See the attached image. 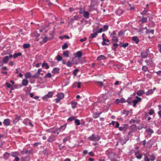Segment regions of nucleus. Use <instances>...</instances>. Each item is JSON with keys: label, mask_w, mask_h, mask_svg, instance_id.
I'll use <instances>...</instances> for the list:
<instances>
[{"label": "nucleus", "mask_w": 161, "mask_h": 161, "mask_svg": "<svg viewBox=\"0 0 161 161\" xmlns=\"http://www.w3.org/2000/svg\"><path fill=\"white\" fill-rule=\"evenodd\" d=\"M69 52L68 50H66L63 52V55L65 57L68 58L69 57Z\"/></svg>", "instance_id": "nucleus-25"}, {"label": "nucleus", "mask_w": 161, "mask_h": 161, "mask_svg": "<svg viewBox=\"0 0 161 161\" xmlns=\"http://www.w3.org/2000/svg\"><path fill=\"white\" fill-rule=\"evenodd\" d=\"M9 60L8 57V56H6L3 58L2 61L3 63L5 64H6L8 63Z\"/></svg>", "instance_id": "nucleus-20"}, {"label": "nucleus", "mask_w": 161, "mask_h": 161, "mask_svg": "<svg viewBox=\"0 0 161 161\" xmlns=\"http://www.w3.org/2000/svg\"><path fill=\"white\" fill-rule=\"evenodd\" d=\"M79 18V16L75 15L73 17V18L71 19L72 20H77Z\"/></svg>", "instance_id": "nucleus-53"}, {"label": "nucleus", "mask_w": 161, "mask_h": 161, "mask_svg": "<svg viewBox=\"0 0 161 161\" xmlns=\"http://www.w3.org/2000/svg\"><path fill=\"white\" fill-rule=\"evenodd\" d=\"M158 47L159 48L158 50L161 53V44H158Z\"/></svg>", "instance_id": "nucleus-64"}, {"label": "nucleus", "mask_w": 161, "mask_h": 161, "mask_svg": "<svg viewBox=\"0 0 161 161\" xmlns=\"http://www.w3.org/2000/svg\"><path fill=\"white\" fill-rule=\"evenodd\" d=\"M103 42L102 43V45H107V44L105 42H109V41L108 39H106L105 38H103Z\"/></svg>", "instance_id": "nucleus-37"}, {"label": "nucleus", "mask_w": 161, "mask_h": 161, "mask_svg": "<svg viewBox=\"0 0 161 161\" xmlns=\"http://www.w3.org/2000/svg\"><path fill=\"white\" fill-rule=\"evenodd\" d=\"M79 59H77L75 57H74L72 59V62L73 64H78L79 63Z\"/></svg>", "instance_id": "nucleus-19"}, {"label": "nucleus", "mask_w": 161, "mask_h": 161, "mask_svg": "<svg viewBox=\"0 0 161 161\" xmlns=\"http://www.w3.org/2000/svg\"><path fill=\"white\" fill-rule=\"evenodd\" d=\"M25 78L26 79L30 78L32 76L31 75V73L30 72H27L25 75Z\"/></svg>", "instance_id": "nucleus-33"}, {"label": "nucleus", "mask_w": 161, "mask_h": 161, "mask_svg": "<svg viewBox=\"0 0 161 161\" xmlns=\"http://www.w3.org/2000/svg\"><path fill=\"white\" fill-rule=\"evenodd\" d=\"M150 159L151 161H154L156 159V157L154 155L152 154L150 156Z\"/></svg>", "instance_id": "nucleus-42"}, {"label": "nucleus", "mask_w": 161, "mask_h": 161, "mask_svg": "<svg viewBox=\"0 0 161 161\" xmlns=\"http://www.w3.org/2000/svg\"><path fill=\"white\" fill-rule=\"evenodd\" d=\"M42 67H46V69H48L49 68V66L46 63H43L42 64Z\"/></svg>", "instance_id": "nucleus-43"}, {"label": "nucleus", "mask_w": 161, "mask_h": 161, "mask_svg": "<svg viewBox=\"0 0 161 161\" xmlns=\"http://www.w3.org/2000/svg\"><path fill=\"white\" fill-rule=\"evenodd\" d=\"M110 36L112 38V42H118L119 39L117 37L113 36V34H110Z\"/></svg>", "instance_id": "nucleus-11"}, {"label": "nucleus", "mask_w": 161, "mask_h": 161, "mask_svg": "<svg viewBox=\"0 0 161 161\" xmlns=\"http://www.w3.org/2000/svg\"><path fill=\"white\" fill-rule=\"evenodd\" d=\"M54 141V136H49L47 140V142H52Z\"/></svg>", "instance_id": "nucleus-21"}, {"label": "nucleus", "mask_w": 161, "mask_h": 161, "mask_svg": "<svg viewBox=\"0 0 161 161\" xmlns=\"http://www.w3.org/2000/svg\"><path fill=\"white\" fill-rule=\"evenodd\" d=\"M144 93V92L143 90H139L138 91L137 94L139 96H141Z\"/></svg>", "instance_id": "nucleus-34"}, {"label": "nucleus", "mask_w": 161, "mask_h": 161, "mask_svg": "<svg viewBox=\"0 0 161 161\" xmlns=\"http://www.w3.org/2000/svg\"><path fill=\"white\" fill-rule=\"evenodd\" d=\"M20 116H16L15 118L14 119L13 121V123L14 124H15L20 119Z\"/></svg>", "instance_id": "nucleus-16"}, {"label": "nucleus", "mask_w": 161, "mask_h": 161, "mask_svg": "<svg viewBox=\"0 0 161 161\" xmlns=\"http://www.w3.org/2000/svg\"><path fill=\"white\" fill-rule=\"evenodd\" d=\"M156 90V88L154 87L153 89L148 90L146 93L145 94L147 96H148L150 94H153L154 91Z\"/></svg>", "instance_id": "nucleus-13"}, {"label": "nucleus", "mask_w": 161, "mask_h": 161, "mask_svg": "<svg viewBox=\"0 0 161 161\" xmlns=\"http://www.w3.org/2000/svg\"><path fill=\"white\" fill-rule=\"evenodd\" d=\"M75 116L70 117L67 120L69 122H71L74 120L75 119Z\"/></svg>", "instance_id": "nucleus-47"}, {"label": "nucleus", "mask_w": 161, "mask_h": 161, "mask_svg": "<svg viewBox=\"0 0 161 161\" xmlns=\"http://www.w3.org/2000/svg\"><path fill=\"white\" fill-rule=\"evenodd\" d=\"M131 129L132 130V131H135L136 130L137 126L135 124L132 125L130 127Z\"/></svg>", "instance_id": "nucleus-32"}, {"label": "nucleus", "mask_w": 161, "mask_h": 161, "mask_svg": "<svg viewBox=\"0 0 161 161\" xmlns=\"http://www.w3.org/2000/svg\"><path fill=\"white\" fill-rule=\"evenodd\" d=\"M154 110L153 109H151L148 114L149 115H152L154 113Z\"/></svg>", "instance_id": "nucleus-49"}, {"label": "nucleus", "mask_w": 161, "mask_h": 161, "mask_svg": "<svg viewBox=\"0 0 161 161\" xmlns=\"http://www.w3.org/2000/svg\"><path fill=\"white\" fill-rule=\"evenodd\" d=\"M73 55L75 56L74 57L76 58L78 57L79 59L82 56V53L80 51H78L76 53H74Z\"/></svg>", "instance_id": "nucleus-6"}, {"label": "nucleus", "mask_w": 161, "mask_h": 161, "mask_svg": "<svg viewBox=\"0 0 161 161\" xmlns=\"http://www.w3.org/2000/svg\"><path fill=\"white\" fill-rule=\"evenodd\" d=\"M69 138L68 137H67L64 138L63 140V142L64 143V142H66L67 141H68L69 140Z\"/></svg>", "instance_id": "nucleus-60"}, {"label": "nucleus", "mask_w": 161, "mask_h": 161, "mask_svg": "<svg viewBox=\"0 0 161 161\" xmlns=\"http://www.w3.org/2000/svg\"><path fill=\"white\" fill-rule=\"evenodd\" d=\"M146 131L147 132L148 135H151L153 133V130L150 128L147 129Z\"/></svg>", "instance_id": "nucleus-27"}, {"label": "nucleus", "mask_w": 161, "mask_h": 161, "mask_svg": "<svg viewBox=\"0 0 161 161\" xmlns=\"http://www.w3.org/2000/svg\"><path fill=\"white\" fill-rule=\"evenodd\" d=\"M147 64L150 67H152L154 65L153 61L151 59H149L145 61Z\"/></svg>", "instance_id": "nucleus-4"}, {"label": "nucleus", "mask_w": 161, "mask_h": 161, "mask_svg": "<svg viewBox=\"0 0 161 161\" xmlns=\"http://www.w3.org/2000/svg\"><path fill=\"white\" fill-rule=\"evenodd\" d=\"M3 123L4 125L6 126H9L10 125V120L8 119H5Z\"/></svg>", "instance_id": "nucleus-14"}, {"label": "nucleus", "mask_w": 161, "mask_h": 161, "mask_svg": "<svg viewBox=\"0 0 161 161\" xmlns=\"http://www.w3.org/2000/svg\"><path fill=\"white\" fill-rule=\"evenodd\" d=\"M102 113H95L93 114V118H98L100 115Z\"/></svg>", "instance_id": "nucleus-35"}, {"label": "nucleus", "mask_w": 161, "mask_h": 161, "mask_svg": "<svg viewBox=\"0 0 161 161\" xmlns=\"http://www.w3.org/2000/svg\"><path fill=\"white\" fill-rule=\"evenodd\" d=\"M53 93L52 92H49L47 94L45 95L42 97V99L46 100L47 98H50L52 97Z\"/></svg>", "instance_id": "nucleus-7"}, {"label": "nucleus", "mask_w": 161, "mask_h": 161, "mask_svg": "<svg viewBox=\"0 0 161 161\" xmlns=\"http://www.w3.org/2000/svg\"><path fill=\"white\" fill-rule=\"evenodd\" d=\"M126 101L125 100L124 98H122L120 99V103H125Z\"/></svg>", "instance_id": "nucleus-61"}, {"label": "nucleus", "mask_w": 161, "mask_h": 161, "mask_svg": "<svg viewBox=\"0 0 161 161\" xmlns=\"http://www.w3.org/2000/svg\"><path fill=\"white\" fill-rule=\"evenodd\" d=\"M103 28L104 31H106L108 29V25H105L103 26Z\"/></svg>", "instance_id": "nucleus-59"}, {"label": "nucleus", "mask_w": 161, "mask_h": 161, "mask_svg": "<svg viewBox=\"0 0 161 161\" xmlns=\"http://www.w3.org/2000/svg\"><path fill=\"white\" fill-rule=\"evenodd\" d=\"M106 58L104 56L101 55L97 58V60L98 61H100L102 60L105 59Z\"/></svg>", "instance_id": "nucleus-26"}, {"label": "nucleus", "mask_w": 161, "mask_h": 161, "mask_svg": "<svg viewBox=\"0 0 161 161\" xmlns=\"http://www.w3.org/2000/svg\"><path fill=\"white\" fill-rule=\"evenodd\" d=\"M57 97L60 98L61 99H62L64 97V95L62 92L59 93L57 94Z\"/></svg>", "instance_id": "nucleus-18"}, {"label": "nucleus", "mask_w": 161, "mask_h": 161, "mask_svg": "<svg viewBox=\"0 0 161 161\" xmlns=\"http://www.w3.org/2000/svg\"><path fill=\"white\" fill-rule=\"evenodd\" d=\"M123 13V12L121 9H118L116 11V13L117 15L119 16L121 15Z\"/></svg>", "instance_id": "nucleus-24"}, {"label": "nucleus", "mask_w": 161, "mask_h": 161, "mask_svg": "<svg viewBox=\"0 0 161 161\" xmlns=\"http://www.w3.org/2000/svg\"><path fill=\"white\" fill-rule=\"evenodd\" d=\"M147 19L146 17H143L142 19L141 20V21L142 23H144L147 21Z\"/></svg>", "instance_id": "nucleus-38"}, {"label": "nucleus", "mask_w": 161, "mask_h": 161, "mask_svg": "<svg viewBox=\"0 0 161 161\" xmlns=\"http://www.w3.org/2000/svg\"><path fill=\"white\" fill-rule=\"evenodd\" d=\"M5 84L8 88H10L11 90H14V88L11 85L9 82H6L5 83Z\"/></svg>", "instance_id": "nucleus-31"}, {"label": "nucleus", "mask_w": 161, "mask_h": 161, "mask_svg": "<svg viewBox=\"0 0 161 161\" xmlns=\"http://www.w3.org/2000/svg\"><path fill=\"white\" fill-rule=\"evenodd\" d=\"M75 123L77 126L79 125L80 124V121L78 119H75Z\"/></svg>", "instance_id": "nucleus-45"}, {"label": "nucleus", "mask_w": 161, "mask_h": 161, "mask_svg": "<svg viewBox=\"0 0 161 161\" xmlns=\"http://www.w3.org/2000/svg\"><path fill=\"white\" fill-rule=\"evenodd\" d=\"M135 156L136 158L139 159H141L142 157V154H139Z\"/></svg>", "instance_id": "nucleus-55"}, {"label": "nucleus", "mask_w": 161, "mask_h": 161, "mask_svg": "<svg viewBox=\"0 0 161 161\" xmlns=\"http://www.w3.org/2000/svg\"><path fill=\"white\" fill-rule=\"evenodd\" d=\"M149 53V52L148 49H147L146 52H142L141 54L142 58H146L147 57Z\"/></svg>", "instance_id": "nucleus-3"}, {"label": "nucleus", "mask_w": 161, "mask_h": 161, "mask_svg": "<svg viewBox=\"0 0 161 161\" xmlns=\"http://www.w3.org/2000/svg\"><path fill=\"white\" fill-rule=\"evenodd\" d=\"M67 66L68 67H71L72 66V63L70 61H68L67 64Z\"/></svg>", "instance_id": "nucleus-63"}, {"label": "nucleus", "mask_w": 161, "mask_h": 161, "mask_svg": "<svg viewBox=\"0 0 161 161\" xmlns=\"http://www.w3.org/2000/svg\"><path fill=\"white\" fill-rule=\"evenodd\" d=\"M136 98L137 99L134 100L133 102V106L134 107L136 106L137 103L138 102H140L141 100V98L137 96H136Z\"/></svg>", "instance_id": "nucleus-9"}, {"label": "nucleus", "mask_w": 161, "mask_h": 161, "mask_svg": "<svg viewBox=\"0 0 161 161\" xmlns=\"http://www.w3.org/2000/svg\"><path fill=\"white\" fill-rule=\"evenodd\" d=\"M95 82L96 84H97V83L99 84V86H102L103 85V83L102 82L99 81H96Z\"/></svg>", "instance_id": "nucleus-58"}, {"label": "nucleus", "mask_w": 161, "mask_h": 161, "mask_svg": "<svg viewBox=\"0 0 161 161\" xmlns=\"http://www.w3.org/2000/svg\"><path fill=\"white\" fill-rule=\"evenodd\" d=\"M21 55V53H15L13 55V57L14 58H16L18 56H20Z\"/></svg>", "instance_id": "nucleus-41"}, {"label": "nucleus", "mask_w": 161, "mask_h": 161, "mask_svg": "<svg viewBox=\"0 0 161 161\" xmlns=\"http://www.w3.org/2000/svg\"><path fill=\"white\" fill-rule=\"evenodd\" d=\"M70 104L72 105V108L74 109L76 108L77 105V103L76 102L71 101L70 102Z\"/></svg>", "instance_id": "nucleus-36"}, {"label": "nucleus", "mask_w": 161, "mask_h": 161, "mask_svg": "<svg viewBox=\"0 0 161 161\" xmlns=\"http://www.w3.org/2000/svg\"><path fill=\"white\" fill-rule=\"evenodd\" d=\"M59 70V69L57 67H55L52 70V72L53 73L55 74V73H58Z\"/></svg>", "instance_id": "nucleus-29"}, {"label": "nucleus", "mask_w": 161, "mask_h": 161, "mask_svg": "<svg viewBox=\"0 0 161 161\" xmlns=\"http://www.w3.org/2000/svg\"><path fill=\"white\" fill-rule=\"evenodd\" d=\"M28 83V80L26 79H23L22 82V84L23 86H26Z\"/></svg>", "instance_id": "nucleus-30"}, {"label": "nucleus", "mask_w": 161, "mask_h": 161, "mask_svg": "<svg viewBox=\"0 0 161 161\" xmlns=\"http://www.w3.org/2000/svg\"><path fill=\"white\" fill-rule=\"evenodd\" d=\"M90 14L88 12L85 11L83 14V17L86 19H88L89 17Z\"/></svg>", "instance_id": "nucleus-17"}, {"label": "nucleus", "mask_w": 161, "mask_h": 161, "mask_svg": "<svg viewBox=\"0 0 161 161\" xmlns=\"http://www.w3.org/2000/svg\"><path fill=\"white\" fill-rule=\"evenodd\" d=\"M30 121L29 119H26L23 120V122L26 125H28Z\"/></svg>", "instance_id": "nucleus-28"}, {"label": "nucleus", "mask_w": 161, "mask_h": 161, "mask_svg": "<svg viewBox=\"0 0 161 161\" xmlns=\"http://www.w3.org/2000/svg\"><path fill=\"white\" fill-rule=\"evenodd\" d=\"M142 69L144 72L149 71L148 67L146 66H143L142 68Z\"/></svg>", "instance_id": "nucleus-39"}, {"label": "nucleus", "mask_w": 161, "mask_h": 161, "mask_svg": "<svg viewBox=\"0 0 161 161\" xmlns=\"http://www.w3.org/2000/svg\"><path fill=\"white\" fill-rule=\"evenodd\" d=\"M93 33L91 34L90 36H89V37L91 38H95L97 35V32L95 30H93Z\"/></svg>", "instance_id": "nucleus-10"}, {"label": "nucleus", "mask_w": 161, "mask_h": 161, "mask_svg": "<svg viewBox=\"0 0 161 161\" xmlns=\"http://www.w3.org/2000/svg\"><path fill=\"white\" fill-rule=\"evenodd\" d=\"M62 59V57L60 55H58L57 56V60L58 61H61Z\"/></svg>", "instance_id": "nucleus-52"}, {"label": "nucleus", "mask_w": 161, "mask_h": 161, "mask_svg": "<svg viewBox=\"0 0 161 161\" xmlns=\"http://www.w3.org/2000/svg\"><path fill=\"white\" fill-rule=\"evenodd\" d=\"M66 127V124L61 126L59 128L57 129V131H58L60 132L63 131L65 129Z\"/></svg>", "instance_id": "nucleus-8"}, {"label": "nucleus", "mask_w": 161, "mask_h": 161, "mask_svg": "<svg viewBox=\"0 0 161 161\" xmlns=\"http://www.w3.org/2000/svg\"><path fill=\"white\" fill-rule=\"evenodd\" d=\"M79 10H80V11H79V13L80 14H83L85 11V9L84 8H80Z\"/></svg>", "instance_id": "nucleus-57"}, {"label": "nucleus", "mask_w": 161, "mask_h": 161, "mask_svg": "<svg viewBox=\"0 0 161 161\" xmlns=\"http://www.w3.org/2000/svg\"><path fill=\"white\" fill-rule=\"evenodd\" d=\"M128 111H126V110H123L121 111V114H126V115H128Z\"/></svg>", "instance_id": "nucleus-51"}, {"label": "nucleus", "mask_w": 161, "mask_h": 161, "mask_svg": "<svg viewBox=\"0 0 161 161\" xmlns=\"http://www.w3.org/2000/svg\"><path fill=\"white\" fill-rule=\"evenodd\" d=\"M42 71V69L41 68L39 69L38 70L36 74L32 76V77L33 78H37L40 75V72Z\"/></svg>", "instance_id": "nucleus-12"}, {"label": "nucleus", "mask_w": 161, "mask_h": 161, "mask_svg": "<svg viewBox=\"0 0 161 161\" xmlns=\"http://www.w3.org/2000/svg\"><path fill=\"white\" fill-rule=\"evenodd\" d=\"M115 154L113 153H111L109 154L108 158L110 159L111 161H115Z\"/></svg>", "instance_id": "nucleus-5"}, {"label": "nucleus", "mask_w": 161, "mask_h": 161, "mask_svg": "<svg viewBox=\"0 0 161 161\" xmlns=\"http://www.w3.org/2000/svg\"><path fill=\"white\" fill-rule=\"evenodd\" d=\"M126 102H127L129 104L131 105L132 103L131 98H129L127 99Z\"/></svg>", "instance_id": "nucleus-50"}, {"label": "nucleus", "mask_w": 161, "mask_h": 161, "mask_svg": "<svg viewBox=\"0 0 161 161\" xmlns=\"http://www.w3.org/2000/svg\"><path fill=\"white\" fill-rule=\"evenodd\" d=\"M100 139L101 137L99 136L98 135H95L94 134H92L88 138V140L92 141H98Z\"/></svg>", "instance_id": "nucleus-1"}, {"label": "nucleus", "mask_w": 161, "mask_h": 161, "mask_svg": "<svg viewBox=\"0 0 161 161\" xmlns=\"http://www.w3.org/2000/svg\"><path fill=\"white\" fill-rule=\"evenodd\" d=\"M19 155V153L17 152H12L10 155L12 157L15 158V161H19L20 160L19 158L17 157Z\"/></svg>", "instance_id": "nucleus-2"}, {"label": "nucleus", "mask_w": 161, "mask_h": 161, "mask_svg": "<svg viewBox=\"0 0 161 161\" xmlns=\"http://www.w3.org/2000/svg\"><path fill=\"white\" fill-rule=\"evenodd\" d=\"M52 39V38H51V39ZM51 39H49L47 36L45 37L43 39V42L45 43L48 40Z\"/></svg>", "instance_id": "nucleus-46"}, {"label": "nucleus", "mask_w": 161, "mask_h": 161, "mask_svg": "<svg viewBox=\"0 0 161 161\" xmlns=\"http://www.w3.org/2000/svg\"><path fill=\"white\" fill-rule=\"evenodd\" d=\"M129 45V43H124L123 45L122 46H121V47H124V48H125L127 47Z\"/></svg>", "instance_id": "nucleus-62"}, {"label": "nucleus", "mask_w": 161, "mask_h": 161, "mask_svg": "<svg viewBox=\"0 0 161 161\" xmlns=\"http://www.w3.org/2000/svg\"><path fill=\"white\" fill-rule=\"evenodd\" d=\"M132 40L136 42V44L139 43V40L138 37L136 36H134L132 37Z\"/></svg>", "instance_id": "nucleus-23"}, {"label": "nucleus", "mask_w": 161, "mask_h": 161, "mask_svg": "<svg viewBox=\"0 0 161 161\" xmlns=\"http://www.w3.org/2000/svg\"><path fill=\"white\" fill-rule=\"evenodd\" d=\"M52 76V75L50 73H48L45 75V78H50Z\"/></svg>", "instance_id": "nucleus-48"}, {"label": "nucleus", "mask_w": 161, "mask_h": 161, "mask_svg": "<svg viewBox=\"0 0 161 161\" xmlns=\"http://www.w3.org/2000/svg\"><path fill=\"white\" fill-rule=\"evenodd\" d=\"M10 154L8 152L5 153L3 154V158L5 160H7L10 157Z\"/></svg>", "instance_id": "nucleus-15"}, {"label": "nucleus", "mask_w": 161, "mask_h": 161, "mask_svg": "<svg viewBox=\"0 0 161 161\" xmlns=\"http://www.w3.org/2000/svg\"><path fill=\"white\" fill-rule=\"evenodd\" d=\"M79 71V70L78 69H75L73 73V74L74 75H76L78 72Z\"/></svg>", "instance_id": "nucleus-56"}, {"label": "nucleus", "mask_w": 161, "mask_h": 161, "mask_svg": "<svg viewBox=\"0 0 161 161\" xmlns=\"http://www.w3.org/2000/svg\"><path fill=\"white\" fill-rule=\"evenodd\" d=\"M124 32L121 31H119L118 35L119 36H122L124 35Z\"/></svg>", "instance_id": "nucleus-54"}, {"label": "nucleus", "mask_w": 161, "mask_h": 161, "mask_svg": "<svg viewBox=\"0 0 161 161\" xmlns=\"http://www.w3.org/2000/svg\"><path fill=\"white\" fill-rule=\"evenodd\" d=\"M68 47V45L67 43H64L62 46V49L63 50L65 49Z\"/></svg>", "instance_id": "nucleus-44"}, {"label": "nucleus", "mask_w": 161, "mask_h": 161, "mask_svg": "<svg viewBox=\"0 0 161 161\" xmlns=\"http://www.w3.org/2000/svg\"><path fill=\"white\" fill-rule=\"evenodd\" d=\"M119 46V45L117 43H114L113 44V47H112V50L115 51L116 50V49Z\"/></svg>", "instance_id": "nucleus-22"}, {"label": "nucleus", "mask_w": 161, "mask_h": 161, "mask_svg": "<svg viewBox=\"0 0 161 161\" xmlns=\"http://www.w3.org/2000/svg\"><path fill=\"white\" fill-rule=\"evenodd\" d=\"M31 45L29 43L24 44L23 45V47L24 49L28 48L30 47Z\"/></svg>", "instance_id": "nucleus-40"}]
</instances>
